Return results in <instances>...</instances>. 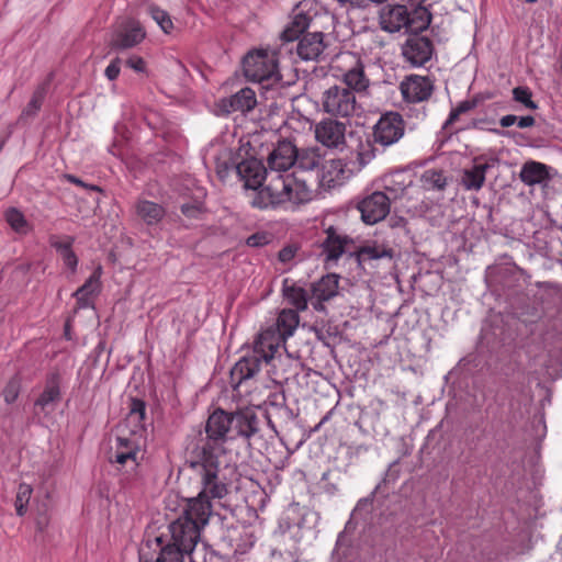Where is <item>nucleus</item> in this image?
Masks as SVG:
<instances>
[{"label":"nucleus","mask_w":562,"mask_h":562,"mask_svg":"<svg viewBox=\"0 0 562 562\" xmlns=\"http://www.w3.org/2000/svg\"><path fill=\"white\" fill-rule=\"evenodd\" d=\"M385 258L389 260L393 258L392 248L375 240L367 243L357 252V260L361 267H364L368 262Z\"/></svg>","instance_id":"b1692460"},{"label":"nucleus","mask_w":562,"mask_h":562,"mask_svg":"<svg viewBox=\"0 0 562 562\" xmlns=\"http://www.w3.org/2000/svg\"><path fill=\"white\" fill-rule=\"evenodd\" d=\"M100 276L101 268H98L85 284L75 292V296L77 297L80 307H87L90 304V296L100 291Z\"/></svg>","instance_id":"2f4dec72"},{"label":"nucleus","mask_w":562,"mask_h":562,"mask_svg":"<svg viewBox=\"0 0 562 562\" xmlns=\"http://www.w3.org/2000/svg\"><path fill=\"white\" fill-rule=\"evenodd\" d=\"M300 317L294 310H282L277 318V327L262 330L254 344L250 355L244 356L231 369V384L237 389L244 382L252 379L262 364H270L277 359L280 348L291 337L299 326Z\"/></svg>","instance_id":"f03ea898"},{"label":"nucleus","mask_w":562,"mask_h":562,"mask_svg":"<svg viewBox=\"0 0 562 562\" xmlns=\"http://www.w3.org/2000/svg\"><path fill=\"white\" fill-rule=\"evenodd\" d=\"M322 106L324 112L336 117H350L359 110L355 91L338 85L323 92Z\"/></svg>","instance_id":"0eeeda50"},{"label":"nucleus","mask_w":562,"mask_h":562,"mask_svg":"<svg viewBox=\"0 0 562 562\" xmlns=\"http://www.w3.org/2000/svg\"><path fill=\"white\" fill-rule=\"evenodd\" d=\"M517 125L520 128L531 127L535 125V117L531 115L521 116L519 119L517 117Z\"/></svg>","instance_id":"3c124183"},{"label":"nucleus","mask_w":562,"mask_h":562,"mask_svg":"<svg viewBox=\"0 0 562 562\" xmlns=\"http://www.w3.org/2000/svg\"><path fill=\"white\" fill-rule=\"evenodd\" d=\"M283 295L289 304L293 305L297 311L306 310L307 292L289 279L283 281Z\"/></svg>","instance_id":"473e14b6"},{"label":"nucleus","mask_w":562,"mask_h":562,"mask_svg":"<svg viewBox=\"0 0 562 562\" xmlns=\"http://www.w3.org/2000/svg\"><path fill=\"white\" fill-rule=\"evenodd\" d=\"M346 124L333 119H324L314 127L316 142L331 150L342 151L346 148Z\"/></svg>","instance_id":"f8f14e48"},{"label":"nucleus","mask_w":562,"mask_h":562,"mask_svg":"<svg viewBox=\"0 0 562 562\" xmlns=\"http://www.w3.org/2000/svg\"><path fill=\"white\" fill-rule=\"evenodd\" d=\"M294 257V251L292 248H283L280 252H279V259L280 261L282 262H288L290 261L292 258Z\"/></svg>","instance_id":"6e6d98bb"},{"label":"nucleus","mask_w":562,"mask_h":562,"mask_svg":"<svg viewBox=\"0 0 562 562\" xmlns=\"http://www.w3.org/2000/svg\"><path fill=\"white\" fill-rule=\"evenodd\" d=\"M245 76L269 89L278 85L281 76L278 69V58L274 50L257 49L247 54L243 61Z\"/></svg>","instance_id":"423d86ee"},{"label":"nucleus","mask_w":562,"mask_h":562,"mask_svg":"<svg viewBox=\"0 0 562 562\" xmlns=\"http://www.w3.org/2000/svg\"><path fill=\"white\" fill-rule=\"evenodd\" d=\"M391 198L386 193L375 191L358 203V210L366 224L373 225L382 220L390 212Z\"/></svg>","instance_id":"2eb2a0df"},{"label":"nucleus","mask_w":562,"mask_h":562,"mask_svg":"<svg viewBox=\"0 0 562 562\" xmlns=\"http://www.w3.org/2000/svg\"><path fill=\"white\" fill-rule=\"evenodd\" d=\"M159 550L155 562H186L190 552H184L175 546L166 544L161 536L148 538L139 549V562H153L150 550Z\"/></svg>","instance_id":"4468645a"},{"label":"nucleus","mask_w":562,"mask_h":562,"mask_svg":"<svg viewBox=\"0 0 562 562\" xmlns=\"http://www.w3.org/2000/svg\"><path fill=\"white\" fill-rule=\"evenodd\" d=\"M60 256L63 258L65 266L68 267L70 270L75 271L78 260H77V257L74 254V251L72 250L66 251L65 254H61Z\"/></svg>","instance_id":"09e8293b"},{"label":"nucleus","mask_w":562,"mask_h":562,"mask_svg":"<svg viewBox=\"0 0 562 562\" xmlns=\"http://www.w3.org/2000/svg\"><path fill=\"white\" fill-rule=\"evenodd\" d=\"M145 36L146 32L139 21L133 18H121L113 26L109 44L115 49H127L142 43Z\"/></svg>","instance_id":"9d476101"},{"label":"nucleus","mask_w":562,"mask_h":562,"mask_svg":"<svg viewBox=\"0 0 562 562\" xmlns=\"http://www.w3.org/2000/svg\"><path fill=\"white\" fill-rule=\"evenodd\" d=\"M536 1H537V0H526V2H528V3H533V2H536Z\"/></svg>","instance_id":"4d7b16f0"},{"label":"nucleus","mask_w":562,"mask_h":562,"mask_svg":"<svg viewBox=\"0 0 562 562\" xmlns=\"http://www.w3.org/2000/svg\"><path fill=\"white\" fill-rule=\"evenodd\" d=\"M515 123H517V116L513 114L505 115L499 120V124L502 127H509Z\"/></svg>","instance_id":"864d4df0"},{"label":"nucleus","mask_w":562,"mask_h":562,"mask_svg":"<svg viewBox=\"0 0 562 562\" xmlns=\"http://www.w3.org/2000/svg\"><path fill=\"white\" fill-rule=\"evenodd\" d=\"M148 13L165 33L168 34L173 29V23L166 11L158 7L149 5Z\"/></svg>","instance_id":"ea45409f"},{"label":"nucleus","mask_w":562,"mask_h":562,"mask_svg":"<svg viewBox=\"0 0 562 562\" xmlns=\"http://www.w3.org/2000/svg\"><path fill=\"white\" fill-rule=\"evenodd\" d=\"M267 171L268 168L256 158L245 159L236 165V173L246 189L257 190L263 181L268 182Z\"/></svg>","instance_id":"a211bd4d"},{"label":"nucleus","mask_w":562,"mask_h":562,"mask_svg":"<svg viewBox=\"0 0 562 562\" xmlns=\"http://www.w3.org/2000/svg\"><path fill=\"white\" fill-rule=\"evenodd\" d=\"M312 198L313 191L307 181L294 173H289L270 178L259 191L255 204L261 209L272 206L293 211L310 202Z\"/></svg>","instance_id":"20e7f679"},{"label":"nucleus","mask_w":562,"mask_h":562,"mask_svg":"<svg viewBox=\"0 0 562 562\" xmlns=\"http://www.w3.org/2000/svg\"><path fill=\"white\" fill-rule=\"evenodd\" d=\"M135 212L147 226L157 225L166 215V210L161 204L143 199L135 203Z\"/></svg>","instance_id":"a878e982"},{"label":"nucleus","mask_w":562,"mask_h":562,"mask_svg":"<svg viewBox=\"0 0 562 562\" xmlns=\"http://www.w3.org/2000/svg\"><path fill=\"white\" fill-rule=\"evenodd\" d=\"M297 148L290 140H280L267 158V179L289 175V170L295 165Z\"/></svg>","instance_id":"9b49d317"},{"label":"nucleus","mask_w":562,"mask_h":562,"mask_svg":"<svg viewBox=\"0 0 562 562\" xmlns=\"http://www.w3.org/2000/svg\"><path fill=\"white\" fill-rule=\"evenodd\" d=\"M492 167V164H475L472 168L465 169L462 173L461 183L467 190H480L484 182L486 171Z\"/></svg>","instance_id":"7c9ffc66"},{"label":"nucleus","mask_w":562,"mask_h":562,"mask_svg":"<svg viewBox=\"0 0 562 562\" xmlns=\"http://www.w3.org/2000/svg\"><path fill=\"white\" fill-rule=\"evenodd\" d=\"M140 437L126 435L119 431L114 446L109 452V461L135 470L143 458Z\"/></svg>","instance_id":"1a4fd4ad"},{"label":"nucleus","mask_w":562,"mask_h":562,"mask_svg":"<svg viewBox=\"0 0 562 562\" xmlns=\"http://www.w3.org/2000/svg\"><path fill=\"white\" fill-rule=\"evenodd\" d=\"M181 212L187 215V216H195L196 213L199 212V209L196 205H193V204H183L181 206Z\"/></svg>","instance_id":"5fc2aeb1"},{"label":"nucleus","mask_w":562,"mask_h":562,"mask_svg":"<svg viewBox=\"0 0 562 562\" xmlns=\"http://www.w3.org/2000/svg\"><path fill=\"white\" fill-rule=\"evenodd\" d=\"M355 175V169L350 168L344 159H329L322 166L319 183L323 188L333 189L342 186Z\"/></svg>","instance_id":"dca6fc26"},{"label":"nucleus","mask_w":562,"mask_h":562,"mask_svg":"<svg viewBox=\"0 0 562 562\" xmlns=\"http://www.w3.org/2000/svg\"><path fill=\"white\" fill-rule=\"evenodd\" d=\"M126 65L137 72H144L146 70L145 60L142 57L136 56V55L131 56L126 60Z\"/></svg>","instance_id":"49530a36"},{"label":"nucleus","mask_w":562,"mask_h":562,"mask_svg":"<svg viewBox=\"0 0 562 562\" xmlns=\"http://www.w3.org/2000/svg\"><path fill=\"white\" fill-rule=\"evenodd\" d=\"M426 0H401V3L384 5L379 15L380 26L389 33H417L430 24L431 15L424 5Z\"/></svg>","instance_id":"39448f33"},{"label":"nucleus","mask_w":562,"mask_h":562,"mask_svg":"<svg viewBox=\"0 0 562 562\" xmlns=\"http://www.w3.org/2000/svg\"><path fill=\"white\" fill-rule=\"evenodd\" d=\"M32 493L33 488L30 484H19L14 502L15 512L18 516H24L25 513L27 512V505L31 499Z\"/></svg>","instance_id":"58836bf2"},{"label":"nucleus","mask_w":562,"mask_h":562,"mask_svg":"<svg viewBox=\"0 0 562 562\" xmlns=\"http://www.w3.org/2000/svg\"><path fill=\"white\" fill-rule=\"evenodd\" d=\"M258 429L259 419L254 407L234 413L214 411L206 422L205 442L188 461L192 479L204 484V491L214 497H226L237 468L232 451L224 445L236 436L250 438Z\"/></svg>","instance_id":"f257e3e1"},{"label":"nucleus","mask_w":562,"mask_h":562,"mask_svg":"<svg viewBox=\"0 0 562 562\" xmlns=\"http://www.w3.org/2000/svg\"><path fill=\"white\" fill-rule=\"evenodd\" d=\"M144 419H145V404L142 401L133 400L130 412L126 415L124 422L120 425L119 431L137 436L143 439L144 432Z\"/></svg>","instance_id":"412c9836"},{"label":"nucleus","mask_w":562,"mask_h":562,"mask_svg":"<svg viewBox=\"0 0 562 562\" xmlns=\"http://www.w3.org/2000/svg\"><path fill=\"white\" fill-rule=\"evenodd\" d=\"M472 108V104L468 101L461 102L457 108L452 109L449 113L447 121L443 124V127L447 128L451 124H453L461 114L468 112Z\"/></svg>","instance_id":"37998d69"},{"label":"nucleus","mask_w":562,"mask_h":562,"mask_svg":"<svg viewBox=\"0 0 562 562\" xmlns=\"http://www.w3.org/2000/svg\"><path fill=\"white\" fill-rule=\"evenodd\" d=\"M373 158H374V151L371 148V145L369 143L367 145H361L360 149L357 154L358 167H357V169H355V172L361 170Z\"/></svg>","instance_id":"79ce46f5"},{"label":"nucleus","mask_w":562,"mask_h":562,"mask_svg":"<svg viewBox=\"0 0 562 562\" xmlns=\"http://www.w3.org/2000/svg\"><path fill=\"white\" fill-rule=\"evenodd\" d=\"M50 244L53 247L56 248V250L59 252V255H61V254H65L66 251L71 250L72 239L69 237L64 238V239H58L56 237H53L50 239Z\"/></svg>","instance_id":"a18cd8bd"},{"label":"nucleus","mask_w":562,"mask_h":562,"mask_svg":"<svg viewBox=\"0 0 562 562\" xmlns=\"http://www.w3.org/2000/svg\"><path fill=\"white\" fill-rule=\"evenodd\" d=\"M215 161L217 173L221 178H225L229 170L236 171V165L239 164L234 157L232 149L221 147L218 153H210Z\"/></svg>","instance_id":"72a5a7b5"},{"label":"nucleus","mask_w":562,"mask_h":562,"mask_svg":"<svg viewBox=\"0 0 562 562\" xmlns=\"http://www.w3.org/2000/svg\"><path fill=\"white\" fill-rule=\"evenodd\" d=\"M334 69L352 91H362L369 86L361 58L351 52H344L334 59Z\"/></svg>","instance_id":"6e6552de"},{"label":"nucleus","mask_w":562,"mask_h":562,"mask_svg":"<svg viewBox=\"0 0 562 562\" xmlns=\"http://www.w3.org/2000/svg\"><path fill=\"white\" fill-rule=\"evenodd\" d=\"M267 243V236L261 234H254L247 238V245L250 247L262 246Z\"/></svg>","instance_id":"8fccbe9b"},{"label":"nucleus","mask_w":562,"mask_h":562,"mask_svg":"<svg viewBox=\"0 0 562 562\" xmlns=\"http://www.w3.org/2000/svg\"><path fill=\"white\" fill-rule=\"evenodd\" d=\"M338 276L327 274L312 286V299L317 300L315 308L322 307V302L334 297L338 292Z\"/></svg>","instance_id":"bb28decb"},{"label":"nucleus","mask_w":562,"mask_h":562,"mask_svg":"<svg viewBox=\"0 0 562 562\" xmlns=\"http://www.w3.org/2000/svg\"><path fill=\"white\" fill-rule=\"evenodd\" d=\"M60 385L57 376L49 379L34 403V413L36 415L48 416L52 414L60 402Z\"/></svg>","instance_id":"aec40b11"},{"label":"nucleus","mask_w":562,"mask_h":562,"mask_svg":"<svg viewBox=\"0 0 562 562\" xmlns=\"http://www.w3.org/2000/svg\"><path fill=\"white\" fill-rule=\"evenodd\" d=\"M18 395L19 384L15 381H10L3 391L4 401L11 404L18 398Z\"/></svg>","instance_id":"c03bdc74"},{"label":"nucleus","mask_w":562,"mask_h":562,"mask_svg":"<svg viewBox=\"0 0 562 562\" xmlns=\"http://www.w3.org/2000/svg\"><path fill=\"white\" fill-rule=\"evenodd\" d=\"M405 133V122L397 112L383 114L373 128L374 142L386 147L397 143Z\"/></svg>","instance_id":"ddd939ff"},{"label":"nucleus","mask_w":562,"mask_h":562,"mask_svg":"<svg viewBox=\"0 0 562 562\" xmlns=\"http://www.w3.org/2000/svg\"><path fill=\"white\" fill-rule=\"evenodd\" d=\"M347 243L348 238L346 236L339 235L335 228L329 227L327 237L322 245L326 260L336 261L345 252Z\"/></svg>","instance_id":"c85d7f7f"},{"label":"nucleus","mask_w":562,"mask_h":562,"mask_svg":"<svg viewBox=\"0 0 562 562\" xmlns=\"http://www.w3.org/2000/svg\"><path fill=\"white\" fill-rule=\"evenodd\" d=\"M324 48L323 33H307L297 44V54L304 60H314L319 57Z\"/></svg>","instance_id":"393cba45"},{"label":"nucleus","mask_w":562,"mask_h":562,"mask_svg":"<svg viewBox=\"0 0 562 562\" xmlns=\"http://www.w3.org/2000/svg\"><path fill=\"white\" fill-rule=\"evenodd\" d=\"M321 157L315 149H302L297 150V158H295V165L302 170H313L318 167Z\"/></svg>","instance_id":"4c0bfd02"},{"label":"nucleus","mask_w":562,"mask_h":562,"mask_svg":"<svg viewBox=\"0 0 562 562\" xmlns=\"http://www.w3.org/2000/svg\"><path fill=\"white\" fill-rule=\"evenodd\" d=\"M383 187L387 196L395 200L404 194L405 190L412 183L409 176L403 171H395L385 175L382 179Z\"/></svg>","instance_id":"cd10ccee"},{"label":"nucleus","mask_w":562,"mask_h":562,"mask_svg":"<svg viewBox=\"0 0 562 562\" xmlns=\"http://www.w3.org/2000/svg\"><path fill=\"white\" fill-rule=\"evenodd\" d=\"M400 89L407 102L417 103L431 95L434 86L428 77L411 75L401 82Z\"/></svg>","instance_id":"f3484780"},{"label":"nucleus","mask_w":562,"mask_h":562,"mask_svg":"<svg viewBox=\"0 0 562 562\" xmlns=\"http://www.w3.org/2000/svg\"><path fill=\"white\" fill-rule=\"evenodd\" d=\"M420 181L426 190H442L447 184V179L443 173L436 169L424 171Z\"/></svg>","instance_id":"e433bc0d"},{"label":"nucleus","mask_w":562,"mask_h":562,"mask_svg":"<svg viewBox=\"0 0 562 562\" xmlns=\"http://www.w3.org/2000/svg\"><path fill=\"white\" fill-rule=\"evenodd\" d=\"M256 93L250 88H244L229 98H224L220 101V106L225 113L236 111L243 113L249 112L256 106Z\"/></svg>","instance_id":"4be33fe9"},{"label":"nucleus","mask_w":562,"mask_h":562,"mask_svg":"<svg viewBox=\"0 0 562 562\" xmlns=\"http://www.w3.org/2000/svg\"><path fill=\"white\" fill-rule=\"evenodd\" d=\"M5 221L11 229L20 235H26L33 229L32 224L26 220L24 214L15 207L7 210Z\"/></svg>","instance_id":"f704fd0d"},{"label":"nucleus","mask_w":562,"mask_h":562,"mask_svg":"<svg viewBox=\"0 0 562 562\" xmlns=\"http://www.w3.org/2000/svg\"><path fill=\"white\" fill-rule=\"evenodd\" d=\"M200 492L195 497L187 501L182 515L169 525L170 542L184 552H192L200 540L201 529L204 528L212 515V499L214 497L204 491V484H199Z\"/></svg>","instance_id":"7ed1b4c3"},{"label":"nucleus","mask_w":562,"mask_h":562,"mask_svg":"<svg viewBox=\"0 0 562 562\" xmlns=\"http://www.w3.org/2000/svg\"><path fill=\"white\" fill-rule=\"evenodd\" d=\"M434 53L431 42L423 36H411L402 48L406 61L413 66H423L430 60Z\"/></svg>","instance_id":"6ab92c4d"},{"label":"nucleus","mask_w":562,"mask_h":562,"mask_svg":"<svg viewBox=\"0 0 562 562\" xmlns=\"http://www.w3.org/2000/svg\"><path fill=\"white\" fill-rule=\"evenodd\" d=\"M46 92H47V82L40 85L35 89L30 102L23 109V111L21 113V119H27V117L34 116L40 111L42 103L45 99Z\"/></svg>","instance_id":"c9c22d12"},{"label":"nucleus","mask_w":562,"mask_h":562,"mask_svg":"<svg viewBox=\"0 0 562 562\" xmlns=\"http://www.w3.org/2000/svg\"><path fill=\"white\" fill-rule=\"evenodd\" d=\"M120 75V58L112 60L105 68V76L109 80H115Z\"/></svg>","instance_id":"de8ad7c7"},{"label":"nucleus","mask_w":562,"mask_h":562,"mask_svg":"<svg viewBox=\"0 0 562 562\" xmlns=\"http://www.w3.org/2000/svg\"><path fill=\"white\" fill-rule=\"evenodd\" d=\"M519 178L526 186L540 184L549 179L548 167L538 161H528L521 167Z\"/></svg>","instance_id":"c756f323"},{"label":"nucleus","mask_w":562,"mask_h":562,"mask_svg":"<svg viewBox=\"0 0 562 562\" xmlns=\"http://www.w3.org/2000/svg\"><path fill=\"white\" fill-rule=\"evenodd\" d=\"M310 0H304L297 5V11L292 22L282 32L281 37L286 42L296 40L310 25L312 15L306 12L310 7Z\"/></svg>","instance_id":"5701e85b"},{"label":"nucleus","mask_w":562,"mask_h":562,"mask_svg":"<svg viewBox=\"0 0 562 562\" xmlns=\"http://www.w3.org/2000/svg\"><path fill=\"white\" fill-rule=\"evenodd\" d=\"M65 178H66L69 182H71V183H74V184H77V186H80V187H83V188H86V189L99 190V189H98V187H95V186H87V184H85V183H83L79 178H77V177H75V176H72V175H66V176H65Z\"/></svg>","instance_id":"603ef678"},{"label":"nucleus","mask_w":562,"mask_h":562,"mask_svg":"<svg viewBox=\"0 0 562 562\" xmlns=\"http://www.w3.org/2000/svg\"><path fill=\"white\" fill-rule=\"evenodd\" d=\"M513 99L516 102L524 104L529 110H536L537 103L532 100V93L527 87H516L513 89Z\"/></svg>","instance_id":"a19ab883"},{"label":"nucleus","mask_w":562,"mask_h":562,"mask_svg":"<svg viewBox=\"0 0 562 562\" xmlns=\"http://www.w3.org/2000/svg\"><path fill=\"white\" fill-rule=\"evenodd\" d=\"M37 525H38V528L42 529V522L41 521H37Z\"/></svg>","instance_id":"13d9d810"}]
</instances>
